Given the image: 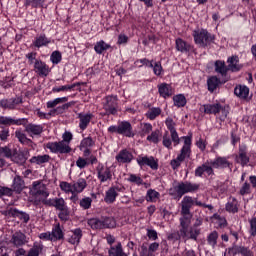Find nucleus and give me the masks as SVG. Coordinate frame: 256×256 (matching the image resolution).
Instances as JSON below:
<instances>
[{
  "label": "nucleus",
  "mask_w": 256,
  "mask_h": 256,
  "mask_svg": "<svg viewBox=\"0 0 256 256\" xmlns=\"http://www.w3.org/2000/svg\"><path fill=\"white\" fill-rule=\"evenodd\" d=\"M0 125H5L6 127H11L13 125L24 127L25 133L29 137H41L43 133V125L29 123L27 118H13L11 116H0Z\"/></svg>",
  "instance_id": "obj_1"
},
{
  "label": "nucleus",
  "mask_w": 256,
  "mask_h": 256,
  "mask_svg": "<svg viewBox=\"0 0 256 256\" xmlns=\"http://www.w3.org/2000/svg\"><path fill=\"white\" fill-rule=\"evenodd\" d=\"M184 144L180 149V153L177 155L176 159H172L170 161V167H172L173 171H177L178 168L181 167V164L186 159L191 157V147L193 146V133H189L187 136H182Z\"/></svg>",
  "instance_id": "obj_2"
},
{
  "label": "nucleus",
  "mask_w": 256,
  "mask_h": 256,
  "mask_svg": "<svg viewBox=\"0 0 256 256\" xmlns=\"http://www.w3.org/2000/svg\"><path fill=\"white\" fill-rule=\"evenodd\" d=\"M230 109L231 108L229 107V105H222L219 102L204 104L200 107V111L201 113H204V115H215V117H217V115L220 114L219 120L221 121V123H225L229 115Z\"/></svg>",
  "instance_id": "obj_3"
},
{
  "label": "nucleus",
  "mask_w": 256,
  "mask_h": 256,
  "mask_svg": "<svg viewBox=\"0 0 256 256\" xmlns=\"http://www.w3.org/2000/svg\"><path fill=\"white\" fill-rule=\"evenodd\" d=\"M200 187L201 185L197 183L181 181L178 182L177 185L173 186V188L169 189V195L174 197V199H181V197H183V195H187V193H197Z\"/></svg>",
  "instance_id": "obj_4"
},
{
  "label": "nucleus",
  "mask_w": 256,
  "mask_h": 256,
  "mask_svg": "<svg viewBox=\"0 0 256 256\" xmlns=\"http://www.w3.org/2000/svg\"><path fill=\"white\" fill-rule=\"evenodd\" d=\"M42 203L43 205H47L48 207H55L56 211H60L58 213V219H60V221H69L71 210H69V206H67V202H65V199L50 198L48 200H42Z\"/></svg>",
  "instance_id": "obj_5"
},
{
  "label": "nucleus",
  "mask_w": 256,
  "mask_h": 256,
  "mask_svg": "<svg viewBox=\"0 0 256 256\" xmlns=\"http://www.w3.org/2000/svg\"><path fill=\"white\" fill-rule=\"evenodd\" d=\"M30 195L34 198V200H31L33 205H39L43 201H48L49 190H47V185L41 180L34 181L30 187Z\"/></svg>",
  "instance_id": "obj_6"
},
{
  "label": "nucleus",
  "mask_w": 256,
  "mask_h": 256,
  "mask_svg": "<svg viewBox=\"0 0 256 256\" xmlns=\"http://www.w3.org/2000/svg\"><path fill=\"white\" fill-rule=\"evenodd\" d=\"M67 101H69L68 96L56 98L54 100L48 101L46 103V107H47V109H54V110H52V113H57V115H63V113H65V111H67L69 108L75 106V103H76L75 101H70L67 103ZM57 105H61V106L57 107Z\"/></svg>",
  "instance_id": "obj_7"
},
{
  "label": "nucleus",
  "mask_w": 256,
  "mask_h": 256,
  "mask_svg": "<svg viewBox=\"0 0 256 256\" xmlns=\"http://www.w3.org/2000/svg\"><path fill=\"white\" fill-rule=\"evenodd\" d=\"M108 133H116L117 135H122V137H128L129 139L135 137L133 125L127 120L118 121V125H111L108 128Z\"/></svg>",
  "instance_id": "obj_8"
},
{
  "label": "nucleus",
  "mask_w": 256,
  "mask_h": 256,
  "mask_svg": "<svg viewBox=\"0 0 256 256\" xmlns=\"http://www.w3.org/2000/svg\"><path fill=\"white\" fill-rule=\"evenodd\" d=\"M192 37L194 43L200 45V47H209V45L215 43V35L209 33L207 29L194 30Z\"/></svg>",
  "instance_id": "obj_9"
},
{
  "label": "nucleus",
  "mask_w": 256,
  "mask_h": 256,
  "mask_svg": "<svg viewBox=\"0 0 256 256\" xmlns=\"http://www.w3.org/2000/svg\"><path fill=\"white\" fill-rule=\"evenodd\" d=\"M103 109L105 111L103 115L106 117H109L110 115H117V113H119V99L117 98V96H106L105 102L103 103Z\"/></svg>",
  "instance_id": "obj_10"
},
{
  "label": "nucleus",
  "mask_w": 256,
  "mask_h": 256,
  "mask_svg": "<svg viewBox=\"0 0 256 256\" xmlns=\"http://www.w3.org/2000/svg\"><path fill=\"white\" fill-rule=\"evenodd\" d=\"M119 193H125V186L123 184L112 185L106 192L104 201L108 205H113L117 198L119 197Z\"/></svg>",
  "instance_id": "obj_11"
},
{
  "label": "nucleus",
  "mask_w": 256,
  "mask_h": 256,
  "mask_svg": "<svg viewBox=\"0 0 256 256\" xmlns=\"http://www.w3.org/2000/svg\"><path fill=\"white\" fill-rule=\"evenodd\" d=\"M46 149H49L51 153H59L60 155H67L72 151L71 146L65 142H62V140L58 142H48L46 144Z\"/></svg>",
  "instance_id": "obj_12"
},
{
  "label": "nucleus",
  "mask_w": 256,
  "mask_h": 256,
  "mask_svg": "<svg viewBox=\"0 0 256 256\" xmlns=\"http://www.w3.org/2000/svg\"><path fill=\"white\" fill-rule=\"evenodd\" d=\"M210 167L222 171H225V169L233 171V162L229 161V157L227 156H216L215 159L210 161Z\"/></svg>",
  "instance_id": "obj_13"
},
{
  "label": "nucleus",
  "mask_w": 256,
  "mask_h": 256,
  "mask_svg": "<svg viewBox=\"0 0 256 256\" xmlns=\"http://www.w3.org/2000/svg\"><path fill=\"white\" fill-rule=\"evenodd\" d=\"M2 215L5 217H12L13 219H19V221H22V223H29L31 221V216L29 213L21 211L17 208H9L5 210Z\"/></svg>",
  "instance_id": "obj_14"
},
{
  "label": "nucleus",
  "mask_w": 256,
  "mask_h": 256,
  "mask_svg": "<svg viewBox=\"0 0 256 256\" xmlns=\"http://www.w3.org/2000/svg\"><path fill=\"white\" fill-rule=\"evenodd\" d=\"M22 103V97L3 98L0 100V108L4 111H15Z\"/></svg>",
  "instance_id": "obj_15"
},
{
  "label": "nucleus",
  "mask_w": 256,
  "mask_h": 256,
  "mask_svg": "<svg viewBox=\"0 0 256 256\" xmlns=\"http://www.w3.org/2000/svg\"><path fill=\"white\" fill-rule=\"evenodd\" d=\"M97 179L100 183H107V181H113V173L110 167H105L101 162L98 163L96 167Z\"/></svg>",
  "instance_id": "obj_16"
},
{
  "label": "nucleus",
  "mask_w": 256,
  "mask_h": 256,
  "mask_svg": "<svg viewBox=\"0 0 256 256\" xmlns=\"http://www.w3.org/2000/svg\"><path fill=\"white\" fill-rule=\"evenodd\" d=\"M251 161V158L248 154L247 145L242 144L238 148V154L235 156V162L238 165H241V167H247L249 165V162Z\"/></svg>",
  "instance_id": "obj_17"
},
{
  "label": "nucleus",
  "mask_w": 256,
  "mask_h": 256,
  "mask_svg": "<svg viewBox=\"0 0 256 256\" xmlns=\"http://www.w3.org/2000/svg\"><path fill=\"white\" fill-rule=\"evenodd\" d=\"M55 43V40L51 37H47V34L40 33L37 34L32 41V47H35L36 49H41V47H49V45Z\"/></svg>",
  "instance_id": "obj_18"
},
{
  "label": "nucleus",
  "mask_w": 256,
  "mask_h": 256,
  "mask_svg": "<svg viewBox=\"0 0 256 256\" xmlns=\"http://www.w3.org/2000/svg\"><path fill=\"white\" fill-rule=\"evenodd\" d=\"M214 69H215V73H218V75H220L221 78L223 79V83H227V81L231 79V76H229L228 74L230 70L227 64H225V61L216 60L214 62Z\"/></svg>",
  "instance_id": "obj_19"
},
{
  "label": "nucleus",
  "mask_w": 256,
  "mask_h": 256,
  "mask_svg": "<svg viewBox=\"0 0 256 256\" xmlns=\"http://www.w3.org/2000/svg\"><path fill=\"white\" fill-rule=\"evenodd\" d=\"M136 161L139 167L147 166L150 167L152 171H157V169H159V160H155V157L153 156H139Z\"/></svg>",
  "instance_id": "obj_20"
},
{
  "label": "nucleus",
  "mask_w": 256,
  "mask_h": 256,
  "mask_svg": "<svg viewBox=\"0 0 256 256\" xmlns=\"http://www.w3.org/2000/svg\"><path fill=\"white\" fill-rule=\"evenodd\" d=\"M165 125L168 129V131H170V135H171V139L174 143V147H177V145H179V143H181V138H179V133H177V129H175V121L173 120V118L168 117L165 120Z\"/></svg>",
  "instance_id": "obj_21"
},
{
  "label": "nucleus",
  "mask_w": 256,
  "mask_h": 256,
  "mask_svg": "<svg viewBox=\"0 0 256 256\" xmlns=\"http://www.w3.org/2000/svg\"><path fill=\"white\" fill-rule=\"evenodd\" d=\"M115 159L117 163L124 165L131 163L133 159H135V156H133V152H131L129 149L124 148L119 151V153L115 156Z\"/></svg>",
  "instance_id": "obj_22"
},
{
  "label": "nucleus",
  "mask_w": 256,
  "mask_h": 256,
  "mask_svg": "<svg viewBox=\"0 0 256 256\" xmlns=\"http://www.w3.org/2000/svg\"><path fill=\"white\" fill-rule=\"evenodd\" d=\"M34 71L39 77H47L49 73H51V69L47 63L43 62V60H36L34 62Z\"/></svg>",
  "instance_id": "obj_23"
},
{
  "label": "nucleus",
  "mask_w": 256,
  "mask_h": 256,
  "mask_svg": "<svg viewBox=\"0 0 256 256\" xmlns=\"http://www.w3.org/2000/svg\"><path fill=\"white\" fill-rule=\"evenodd\" d=\"M193 207H195L193 197L184 196L181 201L180 215H193L191 213V209H193Z\"/></svg>",
  "instance_id": "obj_24"
},
{
  "label": "nucleus",
  "mask_w": 256,
  "mask_h": 256,
  "mask_svg": "<svg viewBox=\"0 0 256 256\" xmlns=\"http://www.w3.org/2000/svg\"><path fill=\"white\" fill-rule=\"evenodd\" d=\"M229 255H243V256H253V252L249 250V248L245 246H239L237 244H233L231 248H228Z\"/></svg>",
  "instance_id": "obj_25"
},
{
  "label": "nucleus",
  "mask_w": 256,
  "mask_h": 256,
  "mask_svg": "<svg viewBox=\"0 0 256 256\" xmlns=\"http://www.w3.org/2000/svg\"><path fill=\"white\" fill-rule=\"evenodd\" d=\"M23 189H25V180L23 177L16 175L13 178L11 190L12 193H16V195H21L23 193Z\"/></svg>",
  "instance_id": "obj_26"
},
{
  "label": "nucleus",
  "mask_w": 256,
  "mask_h": 256,
  "mask_svg": "<svg viewBox=\"0 0 256 256\" xmlns=\"http://www.w3.org/2000/svg\"><path fill=\"white\" fill-rule=\"evenodd\" d=\"M10 243L14 245V247H23V245L27 243V236L21 231H16L12 235Z\"/></svg>",
  "instance_id": "obj_27"
},
{
  "label": "nucleus",
  "mask_w": 256,
  "mask_h": 256,
  "mask_svg": "<svg viewBox=\"0 0 256 256\" xmlns=\"http://www.w3.org/2000/svg\"><path fill=\"white\" fill-rule=\"evenodd\" d=\"M51 234L53 243H55V241H65V232L63 231L61 223H57L52 226Z\"/></svg>",
  "instance_id": "obj_28"
},
{
  "label": "nucleus",
  "mask_w": 256,
  "mask_h": 256,
  "mask_svg": "<svg viewBox=\"0 0 256 256\" xmlns=\"http://www.w3.org/2000/svg\"><path fill=\"white\" fill-rule=\"evenodd\" d=\"M181 235L183 236V239L185 241H197L199 235H201V228H195L193 226H189L188 229H186V233L183 234L181 232Z\"/></svg>",
  "instance_id": "obj_29"
},
{
  "label": "nucleus",
  "mask_w": 256,
  "mask_h": 256,
  "mask_svg": "<svg viewBox=\"0 0 256 256\" xmlns=\"http://www.w3.org/2000/svg\"><path fill=\"white\" fill-rule=\"evenodd\" d=\"M176 51L179 53H191L193 51V45L183 40V38H176L175 40Z\"/></svg>",
  "instance_id": "obj_30"
},
{
  "label": "nucleus",
  "mask_w": 256,
  "mask_h": 256,
  "mask_svg": "<svg viewBox=\"0 0 256 256\" xmlns=\"http://www.w3.org/2000/svg\"><path fill=\"white\" fill-rule=\"evenodd\" d=\"M227 67L231 73H239L241 69H243V65L239 64V56H230L227 59Z\"/></svg>",
  "instance_id": "obj_31"
},
{
  "label": "nucleus",
  "mask_w": 256,
  "mask_h": 256,
  "mask_svg": "<svg viewBox=\"0 0 256 256\" xmlns=\"http://www.w3.org/2000/svg\"><path fill=\"white\" fill-rule=\"evenodd\" d=\"M81 239H83V230H81V228H75L74 230H71L67 242L70 243V245H79Z\"/></svg>",
  "instance_id": "obj_32"
},
{
  "label": "nucleus",
  "mask_w": 256,
  "mask_h": 256,
  "mask_svg": "<svg viewBox=\"0 0 256 256\" xmlns=\"http://www.w3.org/2000/svg\"><path fill=\"white\" fill-rule=\"evenodd\" d=\"M81 85H83V82H76L71 85H64L60 87H53L52 93H61V91H81Z\"/></svg>",
  "instance_id": "obj_33"
},
{
  "label": "nucleus",
  "mask_w": 256,
  "mask_h": 256,
  "mask_svg": "<svg viewBox=\"0 0 256 256\" xmlns=\"http://www.w3.org/2000/svg\"><path fill=\"white\" fill-rule=\"evenodd\" d=\"M157 87L158 93L160 97H163V99H167L173 95V87L171 86V84L163 82L161 84H158Z\"/></svg>",
  "instance_id": "obj_34"
},
{
  "label": "nucleus",
  "mask_w": 256,
  "mask_h": 256,
  "mask_svg": "<svg viewBox=\"0 0 256 256\" xmlns=\"http://www.w3.org/2000/svg\"><path fill=\"white\" fill-rule=\"evenodd\" d=\"M219 85H225V82H223V78L220 79L217 76H211L207 79V87L210 93H215Z\"/></svg>",
  "instance_id": "obj_35"
},
{
  "label": "nucleus",
  "mask_w": 256,
  "mask_h": 256,
  "mask_svg": "<svg viewBox=\"0 0 256 256\" xmlns=\"http://www.w3.org/2000/svg\"><path fill=\"white\" fill-rule=\"evenodd\" d=\"M191 219H193V214H181L179 221L182 235H185L187 229L191 227Z\"/></svg>",
  "instance_id": "obj_36"
},
{
  "label": "nucleus",
  "mask_w": 256,
  "mask_h": 256,
  "mask_svg": "<svg viewBox=\"0 0 256 256\" xmlns=\"http://www.w3.org/2000/svg\"><path fill=\"white\" fill-rule=\"evenodd\" d=\"M78 119H79V129L81 131H85L89 127V123H91V119H93V114L92 113H79L78 114Z\"/></svg>",
  "instance_id": "obj_37"
},
{
  "label": "nucleus",
  "mask_w": 256,
  "mask_h": 256,
  "mask_svg": "<svg viewBox=\"0 0 256 256\" xmlns=\"http://www.w3.org/2000/svg\"><path fill=\"white\" fill-rule=\"evenodd\" d=\"M234 95H236V97L242 101H247L249 97V87L246 85H237L234 88Z\"/></svg>",
  "instance_id": "obj_38"
},
{
  "label": "nucleus",
  "mask_w": 256,
  "mask_h": 256,
  "mask_svg": "<svg viewBox=\"0 0 256 256\" xmlns=\"http://www.w3.org/2000/svg\"><path fill=\"white\" fill-rule=\"evenodd\" d=\"M11 161L17 163V165H25V163H27V156L25 155V152H21L17 150V148H14Z\"/></svg>",
  "instance_id": "obj_39"
},
{
  "label": "nucleus",
  "mask_w": 256,
  "mask_h": 256,
  "mask_svg": "<svg viewBox=\"0 0 256 256\" xmlns=\"http://www.w3.org/2000/svg\"><path fill=\"white\" fill-rule=\"evenodd\" d=\"M204 173L208 176L215 175V170L207 164H202L201 166H198L194 172L195 177H203Z\"/></svg>",
  "instance_id": "obj_40"
},
{
  "label": "nucleus",
  "mask_w": 256,
  "mask_h": 256,
  "mask_svg": "<svg viewBox=\"0 0 256 256\" xmlns=\"http://www.w3.org/2000/svg\"><path fill=\"white\" fill-rule=\"evenodd\" d=\"M225 210L227 213H239V201L235 197H230L225 204Z\"/></svg>",
  "instance_id": "obj_41"
},
{
  "label": "nucleus",
  "mask_w": 256,
  "mask_h": 256,
  "mask_svg": "<svg viewBox=\"0 0 256 256\" xmlns=\"http://www.w3.org/2000/svg\"><path fill=\"white\" fill-rule=\"evenodd\" d=\"M102 219V229H115L117 227V222L113 217L101 216Z\"/></svg>",
  "instance_id": "obj_42"
},
{
  "label": "nucleus",
  "mask_w": 256,
  "mask_h": 256,
  "mask_svg": "<svg viewBox=\"0 0 256 256\" xmlns=\"http://www.w3.org/2000/svg\"><path fill=\"white\" fill-rule=\"evenodd\" d=\"M15 137L21 145H31L33 143V140L27 138V134L21 129L15 131Z\"/></svg>",
  "instance_id": "obj_43"
},
{
  "label": "nucleus",
  "mask_w": 256,
  "mask_h": 256,
  "mask_svg": "<svg viewBox=\"0 0 256 256\" xmlns=\"http://www.w3.org/2000/svg\"><path fill=\"white\" fill-rule=\"evenodd\" d=\"M172 101L174 103V107L181 109V107H185L187 105V98L185 94H176L173 96Z\"/></svg>",
  "instance_id": "obj_44"
},
{
  "label": "nucleus",
  "mask_w": 256,
  "mask_h": 256,
  "mask_svg": "<svg viewBox=\"0 0 256 256\" xmlns=\"http://www.w3.org/2000/svg\"><path fill=\"white\" fill-rule=\"evenodd\" d=\"M51 156L48 154L33 156L29 162L34 165H43V163H49Z\"/></svg>",
  "instance_id": "obj_45"
},
{
  "label": "nucleus",
  "mask_w": 256,
  "mask_h": 256,
  "mask_svg": "<svg viewBox=\"0 0 256 256\" xmlns=\"http://www.w3.org/2000/svg\"><path fill=\"white\" fill-rule=\"evenodd\" d=\"M161 197V194L155 189H148L146 192L145 200L147 203H157V199Z\"/></svg>",
  "instance_id": "obj_46"
},
{
  "label": "nucleus",
  "mask_w": 256,
  "mask_h": 256,
  "mask_svg": "<svg viewBox=\"0 0 256 256\" xmlns=\"http://www.w3.org/2000/svg\"><path fill=\"white\" fill-rule=\"evenodd\" d=\"M73 191L76 193H83L85 189L87 188V180L84 178H79L76 182L72 185Z\"/></svg>",
  "instance_id": "obj_47"
},
{
  "label": "nucleus",
  "mask_w": 256,
  "mask_h": 256,
  "mask_svg": "<svg viewBox=\"0 0 256 256\" xmlns=\"http://www.w3.org/2000/svg\"><path fill=\"white\" fill-rule=\"evenodd\" d=\"M109 256H127L123 251V245L119 242L116 246H111L108 251Z\"/></svg>",
  "instance_id": "obj_48"
},
{
  "label": "nucleus",
  "mask_w": 256,
  "mask_h": 256,
  "mask_svg": "<svg viewBox=\"0 0 256 256\" xmlns=\"http://www.w3.org/2000/svg\"><path fill=\"white\" fill-rule=\"evenodd\" d=\"M108 49H111V44H107L103 40L96 42L94 46V51L97 53V55H103V52L107 51Z\"/></svg>",
  "instance_id": "obj_49"
},
{
  "label": "nucleus",
  "mask_w": 256,
  "mask_h": 256,
  "mask_svg": "<svg viewBox=\"0 0 256 256\" xmlns=\"http://www.w3.org/2000/svg\"><path fill=\"white\" fill-rule=\"evenodd\" d=\"M87 223H88V226L91 227V229H93V231L103 229V223H102L101 217L100 218H90V219H88Z\"/></svg>",
  "instance_id": "obj_50"
},
{
  "label": "nucleus",
  "mask_w": 256,
  "mask_h": 256,
  "mask_svg": "<svg viewBox=\"0 0 256 256\" xmlns=\"http://www.w3.org/2000/svg\"><path fill=\"white\" fill-rule=\"evenodd\" d=\"M161 113L162 110L159 107H152L146 112L145 117L150 121H155L156 117H159Z\"/></svg>",
  "instance_id": "obj_51"
},
{
  "label": "nucleus",
  "mask_w": 256,
  "mask_h": 256,
  "mask_svg": "<svg viewBox=\"0 0 256 256\" xmlns=\"http://www.w3.org/2000/svg\"><path fill=\"white\" fill-rule=\"evenodd\" d=\"M91 147H95V141L91 136L85 137L80 142V151H83V149H91Z\"/></svg>",
  "instance_id": "obj_52"
},
{
  "label": "nucleus",
  "mask_w": 256,
  "mask_h": 256,
  "mask_svg": "<svg viewBox=\"0 0 256 256\" xmlns=\"http://www.w3.org/2000/svg\"><path fill=\"white\" fill-rule=\"evenodd\" d=\"M43 253V244L34 242L32 248L29 249L27 256H39Z\"/></svg>",
  "instance_id": "obj_53"
},
{
  "label": "nucleus",
  "mask_w": 256,
  "mask_h": 256,
  "mask_svg": "<svg viewBox=\"0 0 256 256\" xmlns=\"http://www.w3.org/2000/svg\"><path fill=\"white\" fill-rule=\"evenodd\" d=\"M218 239H219V232H217V230H214L210 234H208L207 243L208 245H210V247L215 249V247H217Z\"/></svg>",
  "instance_id": "obj_54"
},
{
  "label": "nucleus",
  "mask_w": 256,
  "mask_h": 256,
  "mask_svg": "<svg viewBox=\"0 0 256 256\" xmlns=\"http://www.w3.org/2000/svg\"><path fill=\"white\" fill-rule=\"evenodd\" d=\"M0 157L11 160L13 158V149L9 148V146H0Z\"/></svg>",
  "instance_id": "obj_55"
},
{
  "label": "nucleus",
  "mask_w": 256,
  "mask_h": 256,
  "mask_svg": "<svg viewBox=\"0 0 256 256\" xmlns=\"http://www.w3.org/2000/svg\"><path fill=\"white\" fill-rule=\"evenodd\" d=\"M50 61L53 65H59V63L63 61V55L61 54V51H53L50 55Z\"/></svg>",
  "instance_id": "obj_56"
},
{
  "label": "nucleus",
  "mask_w": 256,
  "mask_h": 256,
  "mask_svg": "<svg viewBox=\"0 0 256 256\" xmlns=\"http://www.w3.org/2000/svg\"><path fill=\"white\" fill-rule=\"evenodd\" d=\"M43 3H45V0H25L24 7H32V9H39V7H43Z\"/></svg>",
  "instance_id": "obj_57"
},
{
  "label": "nucleus",
  "mask_w": 256,
  "mask_h": 256,
  "mask_svg": "<svg viewBox=\"0 0 256 256\" xmlns=\"http://www.w3.org/2000/svg\"><path fill=\"white\" fill-rule=\"evenodd\" d=\"M14 78L6 76L0 80V86H2L3 89H11V87H15V84L13 83Z\"/></svg>",
  "instance_id": "obj_58"
},
{
  "label": "nucleus",
  "mask_w": 256,
  "mask_h": 256,
  "mask_svg": "<svg viewBox=\"0 0 256 256\" xmlns=\"http://www.w3.org/2000/svg\"><path fill=\"white\" fill-rule=\"evenodd\" d=\"M150 69H153V73L154 75H156V77H161L164 73L163 70V65H161V61H157V62H152V67H150Z\"/></svg>",
  "instance_id": "obj_59"
},
{
  "label": "nucleus",
  "mask_w": 256,
  "mask_h": 256,
  "mask_svg": "<svg viewBox=\"0 0 256 256\" xmlns=\"http://www.w3.org/2000/svg\"><path fill=\"white\" fill-rule=\"evenodd\" d=\"M134 65H136L139 68L148 67V69H151V67H153V60H149L147 58L137 59L134 62Z\"/></svg>",
  "instance_id": "obj_60"
},
{
  "label": "nucleus",
  "mask_w": 256,
  "mask_h": 256,
  "mask_svg": "<svg viewBox=\"0 0 256 256\" xmlns=\"http://www.w3.org/2000/svg\"><path fill=\"white\" fill-rule=\"evenodd\" d=\"M92 203H93V199H91V197H84L80 200L79 205L81 209H83L84 211H87V209L91 207Z\"/></svg>",
  "instance_id": "obj_61"
},
{
  "label": "nucleus",
  "mask_w": 256,
  "mask_h": 256,
  "mask_svg": "<svg viewBox=\"0 0 256 256\" xmlns=\"http://www.w3.org/2000/svg\"><path fill=\"white\" fill-rule=\"evenodd\" d=\"M3 197H13V190L7 186H0V199Z\"/></svg>",
  "instance_id": "obj_62"
},
{
  "label": "nucleus",
  "mask_w": 256,
  "mask_h": 256,
  "mask_svg": "<svg viewBox=\"0 0 256 256\" xmlns=\"http://www.w3.org/2000/svg\"><path fill=\"white\" fill-rule=\"evenodd\" d=\"M146 139L150 143H154V145H157L159 143V130L151 132V134L148 135Z\"/></svg>",
  "instance_id": "obj_63"
},
{
  "label": "nucleus",
  "mask_w": 256,
  "mask_h": 256,
  "mask_svg": "<svg viewBox=\"0 0 256 256\" xmlns=\"http://www.w3.org/2000/svg\"><path fill=\"white\" fill-rule=\"evenodd\" d=\"M250 223V229H249V235L250 237H256V217H253L249 220Z\"/></svg>",
  "instance_id": "obj_64"
}]
</instances>
